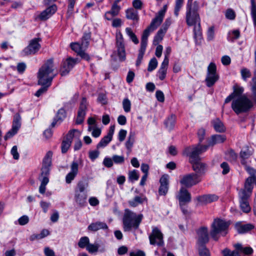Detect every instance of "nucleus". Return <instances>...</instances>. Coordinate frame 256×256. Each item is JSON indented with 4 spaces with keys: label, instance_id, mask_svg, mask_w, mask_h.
I'll list each match as a JSON object with an SVG mask.
<instances>
[{
    "label": "nucleus",
    "instance_id": "1",
    "mask_svg": "<svg viewBox=\"0 0 256 256\" xmlns=\"http://www.w3.org/2000/svg\"><path fill=\"white\" fill-rule=\"evenodd\" d=\"M200 6L198 2L188 0L186 12V22L188 26H194V37L196 43L202 38L200 18L199 14Z\"/></svg>",
    "mask_w": 256,
    "mask_h": 256
},
{
    "label": "nucleus",
    "instance_id": "2",
    "mask_svg": "<svg viewBox=\"0 0 256 256\" xmlns=\"http://www.w3.org/2000/svg\"><path fill=\"white\" fill-rule=\"evenodd\" d=\"M54 60L52 58L48 60L40 68L38 72V84L40 85L51 84L55 75Z\"/></svg>",
    "mask_w": 256,
    "mask_h": 256
},
{
    "label": "nucleus",
    "instance_id": "3",
    "mask_svg": "<svg viewBox=\"0 0 256 256\" xmlns=\"http://www.w3.org/2000/svg\"><path fill=\"white\" fill-rule=\"evenodd\" d=\"M142 218V214H136V213L130 210L126 209L122 218L124 230L125 232L130 231L132 228L137 230Z\"/></svg>",
    "mask_w": 256,
    "mask_h": 256
},
{
    "label": "nucleus",
    "instance_id": "4",
    "mask_svg": "<svg viewBox=\"0 0 256 256\" xmlns=\"http://www.w3.org/2000/svg\"><path fill=\"white\" fill-rule=\"evenodd\" d=\"M254 106L246 94L234 99L232 103V108L236 114L248 112Z\"/></svg>",
    "mask_w": 256,
    "mask_h": 256
},
{
    "label": "nucleus",
    "instance_id": "5",
    "mask_svg": "<svg viewBox=\"0 0 256 256\" xmlns=\"http://www.w3.org/2000/svg\"><path fill=\"white\" fill-rule=\"evenodd\" d=\"M88 182L86 180L78 182L74 190V199L75 202L80 206H84L86 204Z\"/></svg>",
    "mask_w": 256,
    "mask_h": 256
},
{
    "label": "nucleus",
    "instance_id": "6",
    "mask_svg": "<svg viewBox=\"0 0 256 256\" xmlns=\"http://www.w3.org/2000/svg\"><path fill=\"white\" fill-rule=\"evenodd\" d=\"M230 223L222 219H215L212 224L210 232L212 238L218 240L220 235L224 236L227 234Z\"/></svg>",
    "mask_w": 256,
    "mask_h": 256
},
{
    "label": "nucleus",
    "instance_id": "7",
    "mask_svg": "<svg viewBox=\"0 0 256 256\" xmlns=\"http://www.w3.org/2000/svg\"><path fill=\"white\" fill-rule=\"evenodd\" d=\"M249 180H248L246 186H244V188L241 189L238 192L240 208L245 213H248L251 210L248 199L252 194V190L249 184Z\"/></svg>",
    "mask_w": 256,
    "mask_h": 256
},
{
    "label": "nucleus",
    "instance_id": "8",
    "mask_svg": "<svg viewBox=\"0 0 256 256\" xmlns=\"http://www.w3.org/2000/svg\"><path fill=\"white\" fill-rule=\"evenodd\" d=\"M208 148V146L206 145L192 146L186 148L183 151V154L190 157L191 162L199 161L200 160L199 155L206 152Z\"/></svg>",
    "mask_w": 256,
    "mask_h": 256
},
{
    "label": "nucleus",
    "instance_id": "9",
    "mask_svg": "<svg viewBox=\"0 0 256 256\" xmlns=\"http://www.w3.org/2000/svg\"><path fill=\"white\" fill-rule=\"evenodd\" d=\"M219 76L216 73V67L214 63L211 62L208 67L206 84L208 87L212 86L218 80Z\"/></svg>",
    "mask_w": 256,
    "mask_h": 256
},
{
    "label": "nucleus",
    "instance_id": "10",
    "mask_svg": "<svg viewBox=\"0 0 256 256\" xmlns=\"http://www.w3.org/2000/svg\"><path fill=\"white\" fill-rule=\"evenodd\" d=\"M202 180V178H200L198 174L195 173H191L184 176L180 182L182 185L187 188H190L193 186L196 185Z\"/></svg>",
    "mask_w": 256,
    "mask_h": 256
},
{
    "label": "nucleus",
    "instance_id": "11",
    "mask_svg": "<svg viewBox=\"0 0 256 256\" xmlns=\"http://www.w3.org/2000/svg\"><path fill=\"white\" fill-rule=\"evenodd\" d=\"M42 39L40 38H34L30 41L28 45L24 50L25 55L34 54L38 52L41 48L40 42Z\"/></svg>",
    "mask_w": 256,
    "mask_h": 256
},
{
    "label": "nucleus",
    "instance_id": "12",
    "mask_svg": "<svg viewBox=\"0 0 256 256\" xmlns=\"http://www.w3.org/2000/svg\"><path fill=\"white\" fill-rule=\"evenodd\" d=\"M150 243L152 245L162 246L164 244L163 234L156 227L152 228V233L149 236Z\"/></svg>",
    "mask_w": 256,
    "mask_h": 256
},
{
    "label": "nucleus",
    "instance_id": "13",
    "mask_svg": "<svg viewBox=\"0 0 256 256\" xmlns=\"http://www.w3.org/2000/svg\"><path fill=\"white\" fill-rule=\"evenodd\" d=\"M116 45L117 48L118 54L119 56V59L121 61H124L126 58V51L124 48V43L123 36L120 32L116 33Z\"/></svg>",
    "mask_w": 256,
    "mask_h": 256
},
{
    "label": "nucleus",
    "instance_id": "14",
    "mask_svg": "<svg viewBox=\"0 0 256 256\" xmlns=\"http://www.w3.org/2000/svg\"><path fill=\"white\" fill-rule=\"evenodd\" d=\"M77 62V58H73L70 57L68 58L62 64L60 70L61 76H65L67 75Z\"/></svg>",
    "mask_w": 256,
    "mask_h": 256
},
{
    "label": "nucleus",
    "instance_id": "15",
    "mask_svg": "<svg viewBox=\"0 0 256 256\" xmlns=\"http://www.w3.org/2000/svg\"><path fill=\"white\" fill-rule=\"evenodd\" d=\"M77 62V58H73L70 57L68 58L62 64L60 70L61 76H65L67 75Z\"/></svg>",
    "mask_w": 256,
    "mask_h": 256
},
{
    "label": "nucleus",
    "instance_id": "16",
    "mask_svg": "<svg viewBox=\"0 0 256 256\" xmlns=\"http://www.w3.org/2000/svg\"><path fill=\"white\" fill-rule=\"evenodd\" d=\"M159 26L160 24H158L157 22L152 20L150 25L143 32L141 39L140 46L146 48L148 38L150 32L156 30Z\"/></svg>",
    "mask_w": 256,
    "mask_h": 256
},
{
    "label": "nucleus",
    "instance_id": "17",
    "mask_svg": "<svg viewBox=\"0 0 256 256\" xmlns=\"http://www.w3.org/2000/svg\"><path fill=\"white\" fill-rule=\"evenodd\" d=\"M79 162L74 160L70 165V172L66 176V182L70 184L75 178L78 173Z\"/></svg>",
    "mask_w": 256,
    "mask_h": 256
},
{
    "label": "nucleus",
    "instance_id": "18",
    "mask_svg": "<svg viewBox=\"0 0 256 256\" xmlns=\"http://www.w3.org/2000/svg\"><path fill=\"white\" fill-rule=\"evenodd\" d=\"M86 98H83L80 104V108L78 112L77 118L76 120V123L77 124H80L83 122L86 114Z\"/></svg>",
    "mask_w": 256,
    "mask_h": 256
},
{
    "label": "nucleus",
    "instance_id": "19",
    "mask_svg": "<svg viewBox=\"0 0 256 256\" xmlns=\"http://www.w3.org/2000/svg\"><path fill=\"white\" fill-rule=\"evenodd\" d=\"M114 130V126H110L107 135L102 138L100 141L97 144L96 148L98 149L102 148H104L112 141Z\"/></svg>",
    "mask_w": 256,
    "mask_h": 256
},
{
    "label": "nucleus",
    "instance_id": "20",
    "mask_svg": "<svg viewBox=\"0 0 256 256\" xmlns=\"http://www.w3.org/2000/svg\"><path fill=\"white\" fill-rule=\"evenodd\" d=\"M176 198L178 200L179 204H188L191 201L190 194L184 188L180 189Z\"/></svg>",
    "mask_w": 256,
    "mask_h": 256
},
{
    "label": "nucleus",
    "instance_id": "21",
    "mask_svg": "<svg viewBox=\"0 0 256 256\" xmlns=\"http://www.w3.org/2000/svg\"><path fill=\"white\" fill-rule=\"evenodd\" d=\"M76 132L79 134L78 131L76 130H70L67 134L66 138L62 141L61 146L62 153H66L68 150L72 143V140L74 136V134Z\"/></svg>",
    "mask_w": 256,
    "mask_h": 256
},
{
    "label": "nucleus",
    "instance_id": "22",
    "mask_svg": "<svg viewBox=\"0 0 256 256\" xmlns=\"http://www.w3.org/2000/svg\"><path fill=\"white\" fill-rule=\"evenodd\" d=\"M198 244L204 245L209 240L208 230L206 228L202 227L198 231Z\"/></svg>",
    "mask_w": 256,
    "mask_h": 256
},
{
    "label": "nucleus",
    "instance_id": "23",
    "mask_svg": "<svg viewBox=\"0 0 256 256\" xmlns=\"http://www.w3.org/2000/svg\"><path fill=\"white\" fill-rule=\"evenodd\" d=\"M168 179L169 176L168 174L163 175L160 180V184L158 190V192L160 195H166L168 189Z\"/></svg>",
    "mask_w": 256,
    "mask_h": 256
},
{
    "label": "nucleus",
    "instance_id": "24",
    "mask_svg": "<svg viewBox=\"0 0 256 256\" xmlns=\"http://www.w3.org/2000/svg\"><path fill=\"white\" fill-rule=\"evenodd\" d=\"M218 198V196L214 194H204L196 197V200L201 204H207L215 201Z\"/></svg>",
    "mask_w": 256,
    "mask_h": 256
},
{
    "label": "nucleus",
    "instance_id": "25",
    "mask_svg": "<svg viewBox=\"0 0 256 256\" xmlns=\"http://www.w3.org/2000/svg\"><path fill=\"white\" fill-rule=\"evenodd\" d=\"M192 164V169L198 174L200 178L204 175L206 170L207 166L205 164L200 162L199 161L194 162Z\"/></svg>",
    "mask_w": 256,
    "mask_h": 256
},
{
    "label": "nucleus",
    "instance_id": "26",
    "mask_svg": "<svg viewBox=\"0 0 256 256\" xmlns=\"http://www.w3.org/2000/svg\"><path fill=\"white\" fill-rule=\"evenodd\" d=\"M56 10V6L54 4H52L41 12L39 16V18L41 20H46L50 18L53 14H54Z\"/></svg>",
    "mask_w": 256,
    "mask_h": 256
},
{
    "label": "nucleus",
    "instance_id": "27",
    "mask_svg": "<svg viewBox=\"0 0 256 256\" xmlns=\"http://www.w3.org/2000/svg\"><path fill=\"white\" fill-rule=\"evenodd\" d=\"M251 94L250 96V100L254 104H256V72L254 73V77L250 82Z\"/></svg>",
    "mask_w": 256,
    "mask_h": 256
},
{
    "label": "nucleus",
    "instance_id": "28",
    "mask_svg": "<svg viewBox=\"0 0 256 256\" xmlns=\"http://www.w3.org/2000/svg\"><path fill=\"white\" fill-rule=\"evenodd\" d=\"M246 167V170L248 172L250 175V176L248 178L245 182L244 186H246L248 180H250L248 181L249 184L252 188V190L253 189V183L254 180H256V170L252 168L246 166V164L244 165Z\"/></svg>",
    "mask_w": 256,
    "mask_h": 256
},
{
    "label": "nucleus",
    "instance_id": "29",
    "mask_svg": "<svg viewBox=\"0 0 256 256\" xmlns=\"http://www.w3.org/2000/svg\"><path fill=\"white\" fill-rule=\"evenodd\" d=\"M120 7L116 4H112L111 9L105 14V18L108 20H111L112 18L118 15Z\"/></svg>",
    "mask_w": 256,
    "mask_h": 256
},
{
    "label": "nucleus",
    "instance_id": "30",
    "mask_svg": "<svg viewBox=\"0 0 256 256\" xmlns=\"http://www.w3.org/2000/svg\"><path fill=\"white\" fill-rule=\"evenodd\" d=\"M235 228L239 234H244L252 230L254 226L250 224H242L240 222H238L236 224Z\"/></svg>",
    "mask_w": 256,
    "mask_h": 256
},
{
    "label": "nucleus",
    "instance_id": "31",
    "mask_svg": "<svg viewBox=\"0 0 256 256\" xmlns=\"http://www.w3.org/2000/svg\"><path fill=\"white\" fill-rule=\"evenodd\" d=\"M108 228L107 224L105 222H92L88 228V230L92 232H96L100 229L106 230Z\"/></svg>",
    "mask_w": 256,
    "mask_h": 256
},
{
    "label": "nucleus",
    "instance_id": "32",
    "mask_svg": "<svg viewBox=\"0 0 256 256\" xmlns=\"http://www.w3.org/2000/svg\"><path fill=\"white\" fill-rule=\"evenodd\" d=\"M168 66V63L167 62L166 60L163 61L161 64L158 72V76L161 80H164L166 76Z\"/></svg>",
    "mask_w": 256,
    "mask_h": 256
},
{
    "label": "nucleus",
    "instance_id": "33",
    "mask_svg": "<svg viewBox=\"0 0 256 256\" xmlns=\"http://www.w3.org/2000/svg\"><path fill=\"white\" fill-rule=\"evenodd\" d=\"M212 126L215 130L218 132H222L226 130V128L222 122L218 118L212 121Z\"/></svg>",
    "mask_w": 256,
    "mask_h": 256
},
{
    "label": "nucleus",
    "instance_id": "34",
    "mask_svg": "<svg viewBox=\"0 0 256 256\" xmlns=\"http://www.w3.org/2000/svg\"><path fill=\"white\" fill-rule=\"evenodd\" d=\"M226 140V138L224 135L215 134L212 136L210 140L208 142V147L210 146H214L216 144L222 143Z\"/></svg>",
    "mask_w": 256,
    "mask_h": 256
},
{
    "label": "nucleus",
    "instance_id": "35",
    "mask_svg": "<svg viewBox=\"0 0 256 256\" xmlns=\"http://www.w3.org/2000/svg\"><path fill=\"white\" fill-rule=\"evenodd\" d=\"M232 90L233 92L231 94L234 97V99L240 98L244 94V88L238 84H235L233 86Z\"/></svg>",
    "mask_w": 256,
    "mask_h": 256
},
{
    "label": "nucleus",
    "instance_id": "36",
    "mask_svg": "<svg viewBox=\"0 0 256 256\" xmlns=\"http://www.w3.org/2000/svg\"><path fill=\"white\" fill-rule=\"evenodd\" d=\"M252 152L248 148L242 150L240 152V158H241V163L243 165L246 164V160L252 155Z\"/></svg>",
    "mask_w": 256,
    "mask_h": 256
},
{
    "label": "nucleus",
    "instance_id": "37",
    "mask_svg": "<svg viewBox=\"0 0 256 256\" xmlns=\"http://www.w3.org/2000/svg\"><path fill=\"white\" fill-rule=\"evenodd\" d=\"M234 248L240 252H243L244 254L250 255L253 253V250L251 247H243L240 244H236L234 245Z\"/></svg>",
    "mask_w": 256,
    "mask_h": 256
},
{
    "label": "nucleus",
    "instance_id": "38",
    "mask_svg": "<svg viewBox=\"0 0 256 256\" xmlns=\"http://www.w3.org/2000/svg\"><path fill=\"white\" fill-rule=\"evenodd\" d=\"M166 8L167 6L164 5L163 8L158 12L156 17L152 20L157 22L158 24L160 25L163 20Z\"/></svg>",
    "mask_w": 256,
    "mask_h": 256
},
{
    "label": "nucleus",
    "instance_id": "39",
    "mask_svg": "<svg viewBox=\"0 0 256 256\" xmlns=\"http://www.w3.org/2000/svg\"><path fill=\"white\" fill-rule=\"evenodd\" d=\"M146 199L144 196H136L134 198L128 202L130 206L136 207L140 204L143 203Z\"/></svg>",
    "mask_w": 256,
    "mask_h": 256
},
{
    "label": "nucleus",
    "instance_id": "40",
    "mask_svg": "<svg viewBox=\"0 0 256 256\" xmlns=\"http://www.w3.org/2000/svg\"><path fill=\"white\" fill-rule=\"evenodd\" d=\"M126 18L128 19L138 20V12L132 8L128 9L126 12Z\"/></svg>",
    "mask_w": 256,
    "mask_h": 256
},
{
    "label": "nucleus",
    "instance_id": "41",
    "mask_svg": "<svg viewBox=\"0 0 256 256\" xmlns=\"http://www.w3.org/2000/svg\"><path fill=\"white\" fill-rule=\"evenodd\" d=\"M240 37V32L238 30H234L228 32L227 39L228 41L234 42V40Z\"/></svg>",
    "mask_w": 256,
    "mask_h": 256
},
{
    "label": "nucleus",
    "instance_id": "42",
    "mask_svg": "<svg viewBox=\"0 0 256 256\" xmlns=\"http://www.w3.org/2000/svg\"><path fill=\"white\" fill-rule=\"evenodd\" d=\"M176 120V116L174 114L171 115L165 121L164 124H165L166 127L170 130H172L174 126Z\"/></svg>",
    "mask_w": 256,
    "mask_h": 256
},
{
    "label": "nucleus",
    "instance_id": "43",
    "mask_svg": "<svg viewBox=\"0 0 256 256\" xmlns=\"http://www.w3.org/2000/svg\"><path fill=\"white\" fill-rule=\"evenodd\" d=\"M135 140V136L134 133L130 132L129 134L128 139L126 142V148L128 150V152H130L133 144Z\"/></svg>",
    "mask_w": 256,
    "mask_h": 256
},
{
    "label": "nucleus",
    "instance_id": "44",
    "mask_svg": "<svg viewBox=\"0 0 256 256\" xmlns=\"http://www.w3.org/2000/svg\"><path fill=\"white\" fill-rule=\"evenodd\" d=\"M91 35L90 32L84 33L82 38L80 44L84 49L86 48L89 45V41Z\"/></svg>",
    "mask_w": 256,
    "mask_h": 256
},
{
    "label": "nucleus",
    "instance_id": "45",
    "mask_svg": "<svg viewBox=\"0 0 256 256\" xmlns=\"http://www.w3.org/2000/svg\"><path fill=\"white\" fill-rule=\"evenodd\" d=\"M250 14L253 20L254 24L256 26V2L255 0H250Z\"/></svg>",
    "mask_w": 256,
    "mask_h": 256
},
{
    "label": "nucleus",
    "instance_id": "46",
    "mask_svg": "<svg viewBox=\"0 0 256 256\" xmlns=\"http://www.w3.org/2000/svg\"><path fill=\"white\" fill-rule=\"evenodd\" d=\"M126 32L134 44H138L139 40L136 35L132 32L131 28H126Z\"/></svg>",
    "mask_w": 256,
    "mask_h": 256
},
{
    "label": "nucleus",
    "instance_id": "47",
    "mask_svg": "<svg viewBox=\"0 0 256 256\" xmlns=\"http://www.w3.org/2000/svg\"><path fill=\"white\" fill-rule=\"evenodd\" d=\"M52 152L51 151H48L43 160L42 166L50 167L52 164Z\"/></svg>",
    "mask_w": 256,
    "mask_h": 256
},
{
    "label": "nucleus",
    "instance_id": "48",
    "mask_svg": "<svg viewBox=\"0 0 256 256\" xmlns=\"http://www.w3.org/2000/svg\"><path fill=\"white\" fill-rule=\"evenodd\" d=\"M146 50V48L140 46L138 50V56L137 60L136 61V66H138L140 64L143 58L144 55L145 53Z\"/></svg>",
    "mask_w": 256,
    "mask_h": 256
},
{
    "label": "nucleus",
    "instance_id": "49",
    "mask_svg": "<svg viewBox=\"0 0 256 256\" xmlns=\"http://www.w3.org/2000/svg\"><path fill=\"white\" fill-rule=\"evenodd\" d=\"M166 31L167 30L162 26L155 36L154 40L158 42L162 40Z\"/></svg>",
    "mask_w": 256,
    "mask_h": 256
},
{
    "label": "nucleus",
    "instance_id": "50",
    "mask_svg": "<svg viewBox=\"0 0 256 256\" xmlns=\"http://www.w3.org/2000/svg\"><path fill=\"white\" fill-rule=\"evenodd\" d=\"M71 48L78 54L84 48L78 42H72L70 44Z\"/></svg>",
    "mask_w": 256,
    "mask_h": 256
},
{
    "label": "nucleus",
    "instance_id": "51",
    "mask_svg": "<svg viewBox=\"0 0 256 256\" xmlns=\"http://www.w3.org/2000/svg\"><path fill=\"white\" fill-rule=\"evenodd\" d=\"M89 243L90 240L88 238L87 236H83L80 238L78 242V246L82 248H86V246Z\"/></svg>",
    "mask_w": 256,
    "mask_h": 256
},
{
    "label": "nucleus",
    "instance_id": "52",
    "mask_svg": "<svg viewBox=\"0 0 256 256\" xmlns=\"http://www.w3.org/2000/svg\"><path fill=\"white\" fill-rule=\"evenodd\" d=\"M100 247V246L98 244H88L86 246V250L90 252V253H94L98 251V248Z\"/></svg>",
    "mask_w": 256,
    "mask_h": 256
},
{
    "label": "nucleus",
    "instance_id": "53",
    "mask_svg": "<svg viewBox=\"0 0 256 256\" xmlns=\"http://www.w3.org/2000/svg\"><path fill=\"white\" fill-rule=\"evenodd\" d=\"M20 120H21V118H20V115L18 114H16L14 116V120H13V123H12V127L14 128H16L19 129L20 128V126H21Z\"/></svg>",
    "mask_w": 256,
    "mask_h": 256
},
{
    "label": "nucleus",
    "instance_id": "54",
    "mask_svg": "<svg viewBox=\"0 0 256 256\" xmlns=\"http://www.w3.org/2000/svg\"><path fill=\"white\" fill-rule=\"evenodd\" d=\"M240 74L242 80L245 82L251 76L250 70L246 68H242L240 70Z\"/></svg>",
    "mask_w": 256,
    "mask_h": 256
},
{
    "label": "nucleus",
    "instance_id": "55",
    "mask_svg": "<svg viewBox=\"0 0 256 256\" xmlns=\"http://www.w3.org/2000/svg\"><path fill=\"white\" fill-rule=\"evenodd\" d=\"M199 254L200 256H210L209 250L204 245H198Z\"/></svg>",
    "mask_w": 256,
    "mask_h": 256
},
{
    "label": "nucleus",
    "instance_id": "56",
    "mask_svg": "<svg viewBox=\"0 0 256 256\" xmlns=\"http://www.w3.org/2000/svg\"><path fill=\"white\" fill-rule=\"evenodd\" d=\"M226 156L227 158L230 162H235L238 158V156L232 150H228L226 154Z\"/></svg>",
    "mask_w": 256,
    "mask_h": 256
},
{
    "label": "nucleus",
    "instance_id": "57",
    "mask_svg": "<svg viewBox=\"0 0 256 256\" xmlns=\"http://www.w3.org/2000/svg\"><path fill=\"white\" fill-rule=\"evenodd\" d=\"M158 66V61L154 58H152L149 62L148 70L152 72Z\"/></svg>",
    "mask_w": 256,
    "mask_h": 256
},
{
    "label": "nucleus",
    "instance_id": "58",
    "mask_svg": "<svg viewBox=\"0 0 256 256\" xmlns=\"http://www.w3.org/2000/svg\"><path fill=\"white\" fill-rule=\"evenodd\" d=\"M122 106L125 112H130L131 109L130 101L127 98H124L122 101Z\"/></svg>",
    "mask_w": 256,
    "mask_h": 256
},
{
    "label": "nucleus",
    "instance_id": "59",
    "mask_svg": "<svg viewBox=\"0 0 256 256\" xmlns=\"http://www.w3.org/2000/svg\"><path fill=\"white\" fill-rule=\"evenodd\" d=\"M128 178L131 181L137 180L139 178V174L138 171L136 170H134L130 171L128 173Z\"/></svg>",
    "mask_w": 256,
    "mask_h": 256
},
{
    "label": "nucleus",
    "instance_id": "60",
    "mask_svg": "<svg viewBox=\"0 0 256 256\" xmlns=\"http://www.w3.org/2000/svg\"><path fill=\"white\" fill-rule=\"evenodd\" d=\"M76 0H68V5L67 12V15L70 17L73 13L74 8Z\"/></svg>",
    "mask_w": 256,
    "mask_h": 256
},
{
    "label": "nucleus",
    "instance_id": "61",
    "mask_svg": "<svg viewBox=\"0 0 256 256\" xmlns=\"http://www.w3.org/2000/svg\"><path fill=\"white\" fill-rule=\"evenodd\" d=\"M66 116V110L62 108L60 109L56 116V119L58 120H60V122Z\"/></svg>",
    "mask_w": 256,
    "mask_h": 256
},
{
    "label": "nucleus",
    "instance_id": "62",
    "mask_svg": "<svg viewBox=\"0 0 256 256\" xmlns=\"http://www.w3.org/2000/svg\"><path fill=\"white\" fill-rule=\"evenodd\" d=\"M113 162L116 164H122L124 162V158L122 156L114 155L112 156Z\"/></svg>",
    "mask_w": 256,
    "mask_h": 256
},
{
    "label": "nucleus",
    "instance_id": "63",
    "mask_svg": "<svg viewBox=\"0 0 256 256\" xmlns=\"http://www.w3.org/2000/svg\"><path fill=\"white\" fill-rule=\"evenodd\" d=\"M14 127L12 126V128L11 130H10L4 136V139L6 140L14 136L17 132L19 129L18 128H14Z\"/></svg>",
    "mask_w": 256,
    "mask_h": 256
},
{
    "label": "nucleus",
    "instance_id": "64",
    "mask_svg": "<svg viewBox=\"0 0 256 256\" xmlns=\"http://www.w3.org/2000/svg\"><path fill=\"white\" fill-rule=\"evenodd\" d=\"M224 256H240L238 252L236 251H230L228 249H225L223 250Z\"/></svg>",
    "mask_w": 256,
    "mask_h": 256
}]
</instances>
